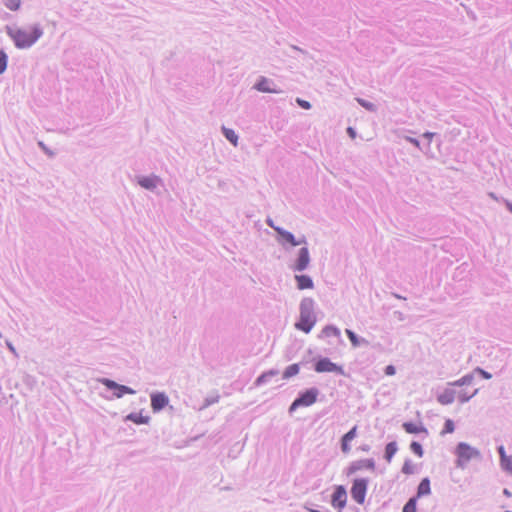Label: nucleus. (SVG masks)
<instances>
[{
  "mask_svg": "<svg viewBox=\"0 0 512 512\" xmlns=\"http://www.w3.org/2000/svg\"><path fill=\"white\" fill-rule=\"evenodd\" d=\"M168 404V398L163 393L153 394L151 396V407L153 411H160Z\"/></svg>",
  "mask_w": 512,
  "mask_h": 512,
  "instance_id": "9",
  "label": "nucleus"
},
{
  "mask_svg": "<svg viewBox=\"0 0 512 512\" xmlns=\"http://www.w3.org/2000/svg\"><path fill=\"white\" fill-rule=\"evenodd\" d=\"M7 34L17 48L24 49L32 46L41 36L42 29L38 25L25 28L7 27Z\"/></svg>",
  "mask_w": 512,
  "mask_h": 512,
  "instance_id": "1",
  "label": "nucleus"
},
{
  "mask_svg": "<svg viewBox=\"0 0 512 512\" xmlns=\"http://www.w3.org/2000/svg\"><path fill=\"white\" fill-rule=\"evenodd\" d=\"M402 472L406 475L413 474L415 472V465L411 460H406L402 467Z\"/></svg>",
  "mask_w": 512,
  "mask_h": 512,
  "instance_id": "25",
  "label": "nucleus"
},
{
  "mask_svg": "<svg viewBox=\"0 0 512 512\" xmlns=\"http://www.w3.org/2000/svg\"><path fill=\"white\" fill-rule=\"evenodd\" d=\"M476 372H478L480 375H482L485 379H490L491 378V374H489L488 372L484 371L481 368H477Z\"/></svg>",
  "mask_w": 512,
  "mask_h": 512,
  "instance_id": "36",
  "label": "nucleus"
},
{
  "mask_svg": "<svg viewBox=\"0 0 512 512\" xmlns=\"http://www.w3.org/2000/svg\"><path fill=\"white\" fill-rule=\"evenodd\" d=\"M315 370L318 373L336 372L343 374L342 367L331 362L328 358H322L319 361H317V363L315 364Z\"/></svg>",
  "mask_w": 512,
  "mask_h": 512,
  "instance_id": "7",
  "label": "nucleus"
},
{
  "mask_svg": "<svg viewBox=\"0 0 512 512\" xmlns=\"http://www.w3.org/2000/svg\"><path fill=\"white\" fill-rule=\"evenodd\" d=\"M318 397V390L311 388L300 395L290 406V412L301 406H310L314 404Z\"/></svg>",
  "mask_w": 512,
  "mask_h": 512,
  "instance_id": "3",
  "label": "nucleus"
},
{
  "mask_svg": "<svg viewBox=\"0 0 512 512\" xmlns=\"http://www.w3.org/2000/svg\"><path fill=\"white\" fill-rule=\"evenodd\" d=\"M309 512H320V511L315 510V509H309Z\"/></svg>",
  "mask_w": 512,
  "mask_h": 512,
  "instance_id": "38",
  "label": "nucleus"
},
{
  "mask_svg": "<svg viewBox=\"0 0 512 512\" xmlns=\"http://www.w3.org/2000/svg\"><path fill=\"white\" fill-rule=\"evenodd\" d=\"M368 482L366 479H355L351 487V496L355 502L362 505L365 502Z\"/></svg>",
  "mask_w": 512,
  "mask_h": 512,
  "instance_id": "4",
  "label": "nucleus"
},
{
  "mask_svg": "<svg viewBox=\"0 0 512 512\" xmlns=\"http://www.w3.org/2000/svg\"><path fill=\"white\" fill-rule=\"evenodd\" d=\"M295 279L297 281V286L300 290L311 289L313 287V282L311 278L307 275H296Z\"/></svg>",
  "mask_w": 512,
  "mask_h": 512,
  "instance_id": "15",
  "label": "nucleus"
},
{
  "mask_svg": "<svg viewBox=\"0 0 512 512\" xmlns=\"http://www.w3.org/2000/svg\"><path fill=\"white\" fill-rule=\"evenodd\" d=\"M271 82L267 79L262 77L258 83L255 85V88L260 92H266V93H279L280 90L276 88H272L270 86Z\"/></svg>",
  "mask_w": 512,
  "mask_h": 512,
  "instance_id": "12",
  "label": "nucleus"
},
{
  "mask_svg": "<svg viewBox=\"0 0 512 512\" xmlns=\"http://www.w3.org/2000/svg\"><path fill=\"white\" fill-rule=\"evenodd\" d=\"M4 5L11 11H17L21 7V0H4Z\"/></svg>",
  "mask_w": 512,
  "mask_h": 512,
  "instance_id": "24",
  "label": "nucleus"
},
{
  "mask_svg": "<svg viewBox=\"0 0 512 512\" xmlns=\"http://www.w3.org/2000/svg\"><path fill=\"white\" fill-rule=\"evenodd\" d=\"M431 493L430 481L428 478H424L417 489V497L429 495Z\"/></svg>",
  "mask_w": 512,
  "mask_h": 512,
  "instance_id": "18",
  "label": "nucleus"
},
{
  "mask_svg": "<svg viewBox=\"0 0 512 512\" xmlns=\"http://www.w3.org/2000/svg\"><path fill=\"white\" fill-rule=\"evenodd\" d=\"M322 334L326 337H338L340 335V331L337 327L334 326H326L322 330Z\"/></svg>",
  "mask_w": 512,
  "mask_h": 512,
  "instance_id": "22",
  "label": "nucleus"
},
{
  "mask_svg": "<svg viewBox=\"0 0 512 512\" xmlns=\"http://www.w3.org/2000/svg\"><path fill=\"white\" fill-rule=\"evenodd\" d=\"M299 365L298 364H292V365H289L284 373H283V378L284 379H289L295 375H297L299 373Z\"/></svg>",
  "mask_w": 512,
  "mask_h": 512,
  "instance_id": "19",
  "label": "nucleus"
},
{
  "mask_svg": "<svg viewBox=\"0 0 512 512\" xmlns=\"http://www.w3.org/2000/svg\"><path fill=\"white\" fill-rule=\"evenodd\" d=\"M347 503V492L344 486L338 485L331 496V505L339 510H342Z\"/></svg>",
  "mask_w": 512,
  "mask_h": 512,
  "instance_id": "6",
  "label": "nucleus"
},
{
  "mask_svg": "<svg viewBox=\"0 0 512 512\" xmlns=\"http://www.w3.org/2000/svg\"><path fill=\"white\" fill-rule=\"evenodd\" d=\"M276 374H277V372H276V371H274V370H270V371H268V372L263 373L262 375H260V376L257 378V380H256V385H261L263 382H265V381H266V379H267L268 377H270V376H274V375H276Z\"/></svg>",
  "mask_w": 512,
  "mask_h": 512,
  "instance_id": "29",
  "label": "nucleus"
},
{
  "mask_svg": "<svg viewBox=\"0 0 512 512\" xmlns=\"http://www.w3.org/2000/svg\"><path fill=\"white\" fill-rule=\"evenodd\" d=\"M371 466H372V463H370L369 461L356 462V463H353L350 465V467L348 468V473L353 474L357 470H359L363 467H371Z\"/></svg>",
  "mask_w": 512,
  "mask_h": 512,
  "instance_id": "20",
  "label": "nucleus"
},
{
  "mask_svg": "<svg viewBox=\"0 0 512 512\" xmlns=\"http://www.w3.org/2000/svg\"><path fill=\"white\" fill-rule=\"evenodd\" d=\"M223 133L225 137L234 145H237L238 142V136L232 129L223 128Z\"/></svg>",
  "mask_w": 512,
  "mask_h": 512,
  "instance_id": "23",
  "label": "nucleus"
},
{
  "mask_svg": "<svg viewBox=\"0 0 512 512\" xmlns=\"http://www.w3.org/2000/svg\"><path fill=\"white\" fill-rule=\"evenodd\" d=\"M346 335L348 336L349 340L351 341V343L354 347L359 346L358 337L352 330L346 329Z\"/></svg>",
  "mask_w": 512,
  "mask_h": 512,
  "instance_id": "31",
  "label": "nucleus"
},
{
  "mask_svg": "<svg viewBox=\"0 0 512 512\" xmlns=\"http://www.w3.org/2000/svg\"><path fill=\"white\" fill-rule=\"evenodd\" d=\"M455 430L454 422L451 419H447L444 424V429L441 432L442 435L453 433Z\"/></svg>",
  "mask_w": 512,
  "mask_h": 512,
  "instance_id": "27",
  "label": "nucleus"
},
{
  "mask_svg": "<svg viewBox=\"0 0 512 512\" xmlns=\"http://www.w3.org/2000/svg\"><path fill=\"white\" fill-rule=\"evenodd\" d=\"M357 427L354 426L350 431H348L341 439V450L343 453L350 452V443L356 437Z\"/></svg>",
  "mask_w": 512,
  "mask_h": 512,
  "instance_id": "11",
  "label": "nucleus"
},
{
  "mask_svg": "<svg viewBox=\"0 0 512 512\" xmlns=\"http://www.w3.org/2000/svg\"><path fill=\"white\" fill-rule=\"evenodd\" d=\"M455 397H456L455 391L445 390L443 393H441L438 396V401L442 405H448V404H451L455 400Z\"/></svg>",
  "mask_w": 512,
  "mask_h": 512,
  "instance_id": "16",
  "label": "nucleus"
},
{
  "mask_svg": "<svg viewBox=\"0 0 512 512\" xmlns=\"http://www.w3.org/2000/svg\"><path fill=\"white\" fill-rule=\"evenodd\" d=\"M385 374L388 375V376H392L395 374V368L394 366L392 365H388L386 368H385Z\"/></svg>",
  "mask_w": 512,
  "mask_h": 512,
  "instance_id": "35",
  "label": "nucleus"
},
{
  "mask_svg": "<svg viewBox=\"0 0 512 512\" xmlns=\"http://www.w3.org/2000/svg\"><path fill=\"white\" fill-rule=\"evenodd\" d=\"M297 103L304 109H309L311 107L310 103L308 101L297 99Z\"/></svg>",
  "mask_w": 512,
  "mask_h": 512,
  "instance_id": "34",
  "label": "nucleus"
},
{
  "mask_svg": "<svg viewBox=\"0 0 512 512\" xmlns=\"http://www.w3.org/2000/svg\"><path fill=\"white\" fill-rule=\"evenodd\" d=\"M498 452L500 454V458H501V464H502V467L509 471L510 473H512V456H508L506 455L505 453V450H504V447L503 446H500L498 448Z\"/></svg>",
  "mask_w": 512,
  "mask_h": 512,
  "instance_id": "14",
  "label": "nucleus"
},
{
  "mask_svg": "<svg viewBox=\"0 0 512 512\" xmlns=\"http://www.w3.org/2000/svg\"><path fill=\"white\" fill-rule=\"evenodd\" d=\"M347 132H348V134L350 135V137H351L352 139H354V138L356 137V133H355V131L353 130V128L349 127V128L347 129Z\"/></svg>",
  "mask_w": 512,
  "mask_h": 512,
  "instance_id": "37",
  "label": "nucleus"
},
{
  "mask_svg": "<svg viewBox=\"0 0 512 512\" xmlns=\"http://www.w3.org/2000/svg\"><path fill=\"white\" fill-rule=\"evenodd\" d=\"M397 452V445L394 442L388 443L385 448V455L388 462L391 461L392 457Z\"/></svg>",
  "mask_w": 512,
  "mask_h": 512,
  "instance_id": "21",
  "label": "nucleus"
},
{
  "mask_svg": "<svg viewBox=\"0 0 512 512\" xmlns=\"http://www.w3.org/2000/svg\"><path fill=\"white\" fill-rule=\"evenodd\" d=\"M403 428L409 434H419L422 432H426L425 428L422 425L413 422L403 423Z\"/></svg>",
  "mask_w": 512,
  "mask_h": 512,
  "instance_id": "17",
  "label": "nucleus"
},
{
  "mask_svg": "<svg viewBox=\"0 0 512 512\" xmlns=\"http://www.w3.org/2000/svg\"><path fill=\"white\" fill-rule=\"evenodd\" d=\"M155 179L154 178H142L139 180V184L144 187V188H147V189H150V188H154L156 183H155Z\"/></svg>",
  "mask_w": 512,
  "mask_h": 512,
  "instance_id": "26",
  "label": "nucleus"
},
{
  "mask_svg": "<svg viewBox=\"0 0 512 512\" xmlns=\"http://www.w3.org/2000/svg\"><path fill=\"white\" fill-rule=\"evenodd\" d=\"M472 382H473V376L466 375V376L462 377L460 380L456 381L454 383V385H459V386L470 385V384H472Z\"/></svg>",
  "mask_w": 512,
  "mask_h": 512,
  "instance_id": "30",
  "label": "nucleus"
},
{
  "mask_svg": "<svg viewBox=\"0 0 512 512\" xmlns=\"http://www.w3.org/2000/svg\"><path fill=\"white\" fill-rule=\"evenodd\" d=\"M7 67V55L5 52L0 51V74H2Z\"/></svg>",
  "mask_w": 512,
  "mask_h": 512,
  "instance_id": "33",
  "label": "nucleus"
},
{
  "mask_svg": "<svg viewBox=\"0 0 512 512\" xmlns=\"http://www.w3.org/2000/svg\"><path fill=\"white\" fill-rule=\"evenodd\" d=\"M316 319L313 313L308 308H302L300 314V320L295 324L296 328L309 333L315 325Z\"/></svg>",
  "mask_w": 512,
  "mask_h": 512,
  "instance_id": "5",
  "label": "nucleus"
},
{
  "mask_svg": "<svg viewBox=\"0 0 512 512\" xmlns=\"http://www.w3.org/2000/svg\"><path fill=\"white\" fill-rule=\"evenodd\" d=\"M309 252L307 248H301L299 251V257L295 263V270L302 271L307 268L309 264Z\"/></svg>",
  "mask_w": 512,
  "mask_h": 512,
  "instance_id": "10",
  "label": "nucleus"
},
{
  "mask_svg": "<svg viewBox=\"0 0 512 512\" xmlns=\"http://www.w3.org/2000/svg\"><path fill=\"white\" fill-rule=\"evenodd\" d=\"M456 455V464L458 467L463 469L471 460L478 459L480 457V452L466 443H459L456 448Z\"/></svg>",
  "mask_w": 512,
  "mask_h": 512,
  "instance_id": "2",
  "label": "nucleus"
},
{
  "mask_svg": "<svg viewBox=\"0 0 512 512\" xmlns=\"http://www.w3.org/2000/svg\"><path fill=\"white\" fill-rule=\"evenodd\" d=\"M275 230L279 233V235L282 237V239L289 243L292 246H298L302 243H304V240H296L292 233L288 231H284L280 228H275Z\"/></svg>",
  "mask_w": 512,
  "mask_h": 512,
  "instance_id": "13",
  "label": "nucleus"
},
{
  "mask_svg": "<svg viewBox=\"0 0 512 512\" xmlns=\"http://www.w3.org/2000/svg\"><path fill=\"white\" fill-rule=\"evenodd\" d=\"M102 382L106 387L114 390V395L118 398L122 397L124 394H132L133 393V390L130 389L129 387L124 386V385H119L112 380L104 379Z\"/></svg>",
  "mask_w": 512,
  "mask_h": 512,
  "instance_id": "8",
  "label": "nucleus"
},
{
  "mask_svg": "<svg viewBox=\"0 0 512 512\" xmlns=\"http://www.w3.org/2000/svg\"><path fill=\"white\" fill-rule=\"evenodd\" d=\"M403 512H417L416 498H411L404 506Z\"/></svg>",
  "mask_w": 512,
  "mask_h": 512,
  "instance_id": "28",
  "label": "nucleus"
},
{
  "mask_svg": "<svg viewBox=\"0 0 512 512\" xmlns=\"http://www.w3.org/2000/svg\"><path fill=\"white\" fill-rule=\"evenodd\" d=\"M410 449L419 457H422L423 455V449L422 446L418 442H412L410 445Z\"/></svg>",
  "mask_w": 512,
  "mask_h": 512,
  "instance_id": "32",
  "label": "nucleus"
}]
</instances>
